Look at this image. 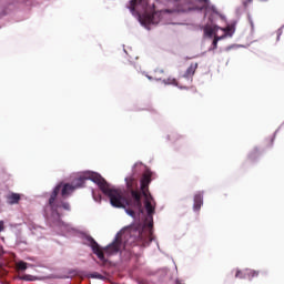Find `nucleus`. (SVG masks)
Segmentation results:
<instances>
[{
  "label": "nucleus",
  "instance_id": "f257e3e1",
  "mask_svg": "<svg viewBox=\"0 0 284 284\" xmlns=\"http://www.w3.org/2000/svg\"><path fill=\"white\" fill-rule=\"evenodd\" d=\"M90 179L95 183L101 192L110 199L112 207L123 209L132 207L140 214H143V203L141 202V191L131 190V197H126L121 189H112L101 174L92 173Z\"/></svg>",
  "mask_w": 284,
  "mask_h": 284
},
{
  "label": "nucleus",
  "instance_id": "f03ea898",
  "mask_svg": "<svg viewBox=\"0 0 284 284\" xmlns=\"http://www.w3.org/2000/svg\"><path fill=\"white\" fill-rule=\"evenodd\" d=\"M88 241L90 243V247L92 248L93 254H95L104 265L105 263H108V260L105 258V253L108 254V256H114L115 254H119V252H121V247H123V240H121L120 236H116L114 241L105 246L103 250H101V246L99 245V243H97V240L94 237H88Z\"/></svg>",
  "mask_w": 284,
  "mask_h": 284
},
{
  "label": "nucleus",
  "instance_id": "7ed1b4c3",
  "mask_svg": "<svg viewBox=\"0 0 284 284\" xmlns=\"http://www.w3.org/2000/svg\"><path fill=\"white\" fill-rule=\"evenodd\" d=\"M172 9H164V14H185L187 12H201L207 8V0H175Z\"/></svg>",
  "mask_w": 284,
  "mask_h": 284
},
{
  "label": "nucleus",
  "instance_id": "20e7f679",
  "mask_svg": "<svg viewBox=\"0 0 284 284\" xmlns=\"http://www.w3.org/2000/svg\"><path fill=\"white\" fill-rule=\"evenodd\" d=\"M75 187L72 184H58L53 192L51 193V196L49 199V205L51 207L52 211V215L57 216L58 219H61V214H59V205L54 204V201H57V197L59 196V192H61V196L62 199H68V196H70V194H72V192H74Z\"/></svg>",
  "mask_w": 284,
  "mask_h": 284
},
{
  "label": "nucleus",
  "instance_id": "39448f33",
  "mask_svg": "<svg viewBox=\"0 0 284 284\" xmlns=\"http://www.w3.org/2000/svg\"><path fill=\"white\" fill-rule=\"evenodd\" d=\"M142 196H144V207L146 210L148 219L151 221L148 225L149 227H152L154 225L152 216H154V212H156V202L151 193H144Z\"/></svg>",
  "mask_w": 284,
  "mask_h": 284
},
{
  "label": "nucleus",
  "instance_id": "423d86ee",
  "mask_svg": "<svg viewBox=\"0 0 284 284\" xmlns=\"http://www.w3.org/2000/svg\"><path fill=\"white\" fill-rule=\"evenodd\" d=\"M150 183H152V175L150 173L143 174L141 179V195L150 194Z\"/></svg>",
  "mask_w": 284,
  "mask_h": 284
},
{
  "label": "nucleus",
  "instance_id": "0eeeda50",
  "mask_svg": "<svg viewBox=\"0 0 284 284\" xmlns=\"http://www.w3.org/2000/svg\"><path fill=\"white\" fill-rule=\"evenodd\" d=\"M201 207H203V193L197 192L194 195L193 210H194V212H199L201 210Z\"/></svg>",
  "mask_w": 284,
  "mask_h": 284
},
{
  "label": "nucleus",
  "instance_id": "6e6552de",
  "mask_svg": "<svg viewBox=\"0 0 284 284\" xmlns=\"http://www.w3.org/2000/svg\"><path fill=\"white\" fill-rule=\"evenodd\" d=\"M91 174H95V173H94V172H90V173H87L85 176H80V178L75 179V180L73 181L74 187H75V189H77V187H83V185L85 184V181H88V179H89L90 181H92V180L90 179Z\"/></svg>",
  "mask_w": 284,
  "mask_h": 284
},
{
  "label": "nucleus",
  "instance_id": "1a4fd4ad",
  "mask_svg": "<svg viewBox=\"0 0 284 284\" xmlns=\"http://www.w3.org/2000/svg\"><path fill=\"white\" fill-rule=\"evenodd\" d=\"M199 68V63H191V65L186 69L184 73V79H192Z\"/></svg>",
  "mask_w": 284,
  "mask_h": 284
},
{
  "label": "nucleus",
  "instance_id": "9d476101",
  "mask_svg": "<svg viewBox=\"0 0 284 284\" xmlns=\"http://www.w3.org/2000/svg\"><path fill=\"white\" fill-rule=\"evenodd\" d=\"M21 201V194L19 193H10L7 195V202L9 205H17Z\"/></svg>",
  "mask_w": 284,
  "mask_h": 284
},
{
  "label": "nucleus",
  "instance_id": "9b49d317",
  "mask_svg": "<svg viewBox=\"0 0 284 284\" xmlns=\"http://www.w3.org/2000/svg\"><path fill=\"white\" fill-rule=\"evenodd\" d=\"M224 34L221 36V39H226V37H233L236 29L234 28V24L227 26L225 28H222Z\"/></svg>",
  "mask_w": 284,
  "mask_h": 284
},
{
  "label": "nucleus",
  "instance_id": "f8f14e48",
  "mask_svg": "<svg viewBox=\"0 0 284 284\" xmlns=\"http://www.w3.org/2000/svg\"><path fill=\"white\" fill-rule=\"evenodd\" d=\"M163 83L165 85H176V87H179V82L174 78H166V79L163 80Z\"/></svg>",
  "mask_w": 284,
  "mask_h": 284
},
{
  "label": "nucleus",
  "instance_id": "ddd939ff",
  "mask_svg": "<svg viewBox=\"0 0 284 284\" xmlns=\"http://www.w3.org/2000/svg\"><path fill=\"white\" fill-rule=\"evenodd\" d=\"M125 182H126L128 190H130V194H132V190H134V179L126 178Z\"/></svg>",
  "mask_w": 284,
  "mask_h": 284
},
{
  "label": "nucleus",
  "instance_id": "4468645a",
  "mask_svg": "<svg viewBox=\"0 0 284 284\" xmlns=\"http://www.w3.org/2000/svg\"><path fill=\"white\" fill-rule=\"evenodd\" d=\"M17 270H19L20 272H26V270H28V263L23 261L18 262Z\"/></svg>",
  "mask_w": 284,
  "mask_h": 284
},
{
  "label": "nucleus",
  "instance_id": "2eb2a0df",
  "mask_svg": "<svg viewBox=\"0 0 284 284\" xmlns=\"http://www.w3.org/2000/svg\"><path fill=\"white\" fill-rule=\"evenodd\" d=\"M222 39L224 38H221L219 36H215L214 37V40H213V50H216V48H219V41H222Z\"/></svg>",
  "mask_w": 284,
  "mask_h": 284
},
{
  "label": "nucleus",
  "instance_id": "dca6fc26",
  "mask_svg": "<svg viewBox=\"0 0 284 284\" xmlns=\"http://www.w3.org/2000/svg\"><path fill=\"white\" fill-rule=\"evenodd\" d=\"M245 276H247V273H245L241 270H237L235 273V278H245Z\"/></svg>",
  "mask_w": 284,
  "mask_h": 284
},
{
  "label": "nucleus",
  "instance_id": "f3484780",
  "mask_svg": "<svg viewBox=\"0 0 284 284\" xmlns=\"http://www.w3.org/2000/svg\"><path fill=\"white\" fill-rule=\"evenodd\" d=\"M143 1H145V0H131V1H130L131 10H134V8L136 7V4H138V3H143Z\"/></svg>",
  "mask_w": 284,
  "mask_h": 284
},
{
  "label": "nucleus",
  "instance_id": "a211bd4d",
  "mask_svg": "<svg viewBox=\"0 0 284 284\" xmlns=\"http://www.w3.org/2000/svg\"><path fill=\"white\" fill-rule=\"evenodd\" d=\"M204 32H205L206 37H212V36L214 34V29H212V28H206V29L204 30Z\"/></svg>",
  "mask_w": 284,
  "mask_h": 284
},
{
  "label": "nucleus",
  "instance_id": "6ab92c4d",
  "mask_svg": "<svg viewBox=\"0 0 284 284\" xmlns=\"http://www.w3.org/2000/svg\"><path fill=\"white\" fill-rule=\"evenodd\" d=\"M125 212H126V214H129V216H132V219H134V216H136V212H134V210H132V209H126Z\"/></svg>",
  "mask_w": 284,
  "mask_h": 284
},
{
  "label": "nucleus",
  "instance_id": "aec40b11",
  "mask_svg": "<svg viewBox=\"0 0 284 284\" xmlns=\"http://www.w3.org/2000/svg\"><path fill=\"white\" fill-rule=\"evenodd\" d=\"M62 207H63V210L70 211V203L63 202Z\"/></svg>",
  "mask_w": 284,
  "mask_h": 284
},
{
  "label": "nucleus",
  "instance_id": "412c9836",
  "mask_svg": "<svg viewBox=\"0 0 284 284\" xmlns=\"http://www.w3.org/2000/svg\"><path fill=\"white\" fill-rule=\"evenodd\" d=\"M92 278H103V275L95 273L92 275Z\"/></svg>",
  "mask_w": 284,
  "mask_h": 284
},
{
  "label": "nucleus",
  "instance_id": "4be33fe9",
  "mask_svg": "<svg viewBox=\"0 0 284 284\" xmlns=\"http://www.w3.org/2000/svg\"><path fill=\"white\" fill-rule=\"evenodd\" d=\"M251 276H253V277H254V276H258V271H252V272H251Z\"/></svg>",
  "mask_w": 284,
  "mask_h": 284
},
{
  "label": "nucleus",
  "instance_id": "5701e85b",
  "mask_svg": "<svg viewBox=\"0 0 284 284\" xmlns=\"http://www.w3.org/2000/svg\"><path fill=\"white\" fill-rule=\"evenodd\" d=\"M3 230H4L3 221H0V232H3Z\"/></svg>",
  "mask_w": 284,
  "mask_h": 284
},
{
  "label": "nucleus",
  "instance_id": "b1692460",
  "mask_svg": "<svg viewBox=\"0 0 284 284\" xmlns=\"http://www.w3.org/2000/svg\"><path fill=\"white\" fill-rule=\"evenodd\" d=\"M93 197H94L97 201L101 202V195H99V197L97 199V195L93 193Z\"/></svg>",
  "mask_w": 284,
  "mask_h": 284
},
{
  "label": "nucleus",
  "instance_id": "393cba45",
  "mask_svg": "<svg viewBox=\"0 0 284 284\" xmlns=\"http://www.w3.org/2000/svg\"><path fill=\"white\" fill-rule=\"evenodd\" d=\"M251 30L254 32V23L251 22Z\"/></svg>",
  "mask_w": 284,
  "mask_h": 284
},
{
  "label": "nucleus",
  "instance_id": "a878e982",
  "mask_svg": "<svg viewBox=\"0 0 284 284\" xmlns=\"http://www.w3.org/2000/svg\"><path fill=\"white\" fill-rule=\"evenodd\" d=\"M244 1V6H247V3L250 2V0H243Z\"/></svg>",
  "mask_w": 284,
  "mask_h": 284
},
{
  "label": "nucleus",
  "instance_id": "bb28decb",
  "mask_svg": "<svg viewBox=\"0 0 284 284\" xmlns=\"http://www.w3.org/2000/svg\"><path fill=\"white\" fill-rule=\"evenodd\" d=\"M271 143H274V138H271Z\"/></svg>",
  "mask_w": 284,
  "mask_h": 284
},
{
  "label": "nucleus",
  "instance_id": "cd10ccee",
  "mask_svg": "<svg viewBox=\"0 0 284 284\" xmlns=\"http://www.w3.org/2000/svg\"><path fill=\"white\" fill-rule=\"evenodd\" d=\"M254 152H258V149H254Z\"/></svg>",
  "mask_w": 284,
  "mask_h": 284
},
{
  "label": "nucleus",
  "instance_id": "c85d7f7f",
  "mask_svg": "<svg viewBox=\"0 0 284 284\" xmlns=\"http://www.w3.org/2000/svg\"><path fill=\"white\" fill-rule=\"evenodd\" d=\"M148 79H152V77L148 75Z\"/></svg>",
  "mask_w": 284,
  "mask_h": 284
}]
</instances>
